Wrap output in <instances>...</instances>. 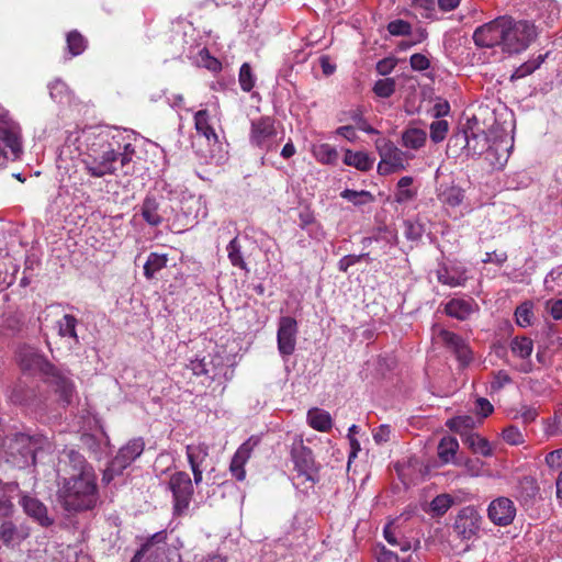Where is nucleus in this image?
<instances>
[{
    "mask_svg": "<svg viewBox=\"0 0 562 562\" xmlns=\"http://www.w3.org/2000/svg\"><path fill=\"white\" fill-rule=\"evenodd\" d=\"M124 131L113 126H89L76 137L77 149L85 171L93 178L112 176L117 164L130 172V164L135 154L134 146Z\"/></svg>",
    "mask_w": 562,
    "mask_h": 562,
    "instance_id": "1",
    "label": "nucleus"
},
{
    "mask_svg": "<svg viewBox=\"0 0 562 562\" xmlns=\"http://www.w3.org/2000/svg\"><path fill=\"white\" fill-rule=\"evenodd\" d=\"M58 497L67 510L92 508L97 502L95 474L83 472V476L64 479Z\"/></svg>",
    "mask_w": 562,
    "mask_h": 562,
    "instance_id": "2",
    "label": "nucleus"
},
{
    "mask_svg": "<svg viewBox=\"0 0 562 562\" xmlns=\"http://www.w3.org/2000/svg\"><path fill=\"white\" fill-rule=\"evenodd\" d=\"M23 154L22 128L10 112L0 105V170Z\"/></svg>",
    "mask_w": 562,
    "mask_h": 562,
    "instance_id": "3",
    "label": "nucleus"
},
{
    "mask_svg": "<svg viewBox=\"0 0 562 562\" xmlns=\"http://www.w3.org/2000/svg\"><path fill=\"white\" fill-rule=\"evenodd\" d=\"M37 441L25 434L15 432L5 436L0 442V459L16 468L35 462Z\"/></svg>",
    "mask_w": 562,
    "mask_h": 562,
    "instance_id": "4",
    "label": "nucleus"
},
{
    "mask_svg": "<svg viewBox=\"0 0 562 562\" xmlns=\"http://www.w3.org/2000/svg\"><path fill=\"white\" fill-rule=\"evenodd\" d=\"M536 26L528 21H516L506 16L503 50L508 54H519L526 50L536 40Z\"/></svg>",
    "mask_w": 562,
    "mask_h": 562,
    "instance_id": "5",
    "label": "nucleus"
},
{
    "mask_svg": "<svg viewBox=\"0 0 562 562\" xmlns=\"http://www.w3.org/2000/svg\"><path fill=\"white\" fill-rule=\"evenodd\" d=\"M375 149L380 156L378 164V172L381 176H386L405 170L413 155L403 151L387 138L380 137L374 142Z\"/></svg>",
    "mask_w": 562,
    "mask_h": 562,
    "instance_id": "6",
    "label": "nucleus"
},
{
    "mask_svg": "<svg viewBox=\"0 0 562 562\" xmlns=\"http://www.w3.org/2000/svg\"><path fill=\"white\" fill-rule=\"evenodd\" d=\"M277 121L271 116H261L250 123L249 142L261 150H272L279 143Z\"/></svg>",
    "mask_w": 562,
    "mask_h": 562,
    "instance_id": "7",
    "label": "nucleus"
},
{
    "mask_svg": "<svg viewBox=\"0 0 562 562\" xmlns=\"http://www.w3.org/2000/svg\"><path fill=\"white\" fill-rule=\"evenodd\" d=\"M168 488L172 493L173 514L181 516L189 509L194 490L193 483L187 472L177 471L171 474Z\"/></svg>",
    "mask_w": 562,
    "mask_h": 562,
    "instance_id": "8",
    "label": "nucleus"
},
{
    "mask_svg": "<svg viewBox=\"0 0 562 562\" xmlns=\"http://www.w3.org/2000/svg\"><path fill=\"white\" fill-rule=\"evenodd\" d=\"M291 458L299 476L303 477L305 481L315 480L317 465L312 450L304 445L302 437H296L293 440Z\"/></svg>",
    "mask_w": 562,
    "mask_h": 562,
    "instance_id": "9",
    "label": "nucleus"
},
{
    "mask_svg": "<svg viewBox=\"0 0 562 562\" xmlns=\"http://www.w3.org/2000/svg\"><path fill=\"white\" fill-rule=\"evenodd\" d=\"M209 446L205 442L190 443L186 447V454L193 473V481L195 485H200L203 481V472L213 471L214 468L211 464L209 458Z\"/></svg>",
    "mask_w": 562,
    "mask_h": 562,
    "instance_id": "10",
    "label": "nucleus"
},
{
    "mask_svg": "<svg viewBox=\"0 0 562 562\" xmlns=\"http://www.w3.org/2000/svg\"><path fill=\"white\" fill-rule=\"evenodd\" d=\"M505 20L506 15L499 16L477 27L473 34L475 45L480 47L501 46L503 48Z\"/></svg>",
    "mask_w": 562,
    "mask_h": 562,
    "instance_id": "11",
    "label": "nucleus"
},
{
    "mask_svg": "<svg viewBox=\"0 0 562 562\" xmlns=\"http://www.w3.org/2000/svg\"><path fill=\"white\" fill-rule=\"evenodd\" d=\"M439 283L450 286H464L470 279L469 269L459 260H448L440 263L436 270Z\"/></svg>",
    "mask_w": 562,
    "mask_h": 562,
    "instance_id": "12",
    "label": "nucleus"
},
{
    "mask_svg": "<svg viewBox=\"0 0 562 562\" xmlns=\"http://www.w3.org/2000/svg\"><path fill=\"white\" fill-rule=\"evenodd\" d=\"M299 326L295 318L282 316L279 318L277 345L279 353L285 358L294 353L296 348Z\"/></svg>",
    "mask_w": 562,
    "mask_h": 562,
    "instance_id": "13",
    "label": "nucleus"
},
{
    "mask_svg": "<svg viewBox=\"0 0 562 562\" xmlns=\"http://www.w3.org/2000/svg\"><path fill=\"white\" fill-rule=\"evenodd\" d=\"M482 517L473 507L462 508L456 517L453 529L463 540L476 537L481 528Z\"/></svg>",
    "mask_w": 562,
    "mask_h": 562,
    "instance_id": "14",
    "label": "nucleus"
},
{
    "mask_svg": "<svg viewBox=\"0 0 562 562\" xmlns=\"http://www.w3.org/2000/svg\"><path fill=\"white\" fill-rule=\"evenodd\" d=\"M517 508L515 503L505 496L493 499L487 507V517L496 526L506 527L516 517Z\"/></svg>",
    "mask_w": 562,
    "mask_h": 562,
    "instance_id": "15",
    "label": "nucleus"
},
{
    "mask_svg": "<svg viewBox=\"0 0 562 562\" xmlns=\"http://www.w3.org/2000/svg\"><path fill=\"white\" fill-rule=\"evenodd\" d=\"M438 338L454 352L456 357L463 366L471 362L472 351L465 340L460 336L447 329H440Z\"/></svg>",
    "mask_w": 562,
    "mask_h": 562,
    "instance_id": "16",
    "label": "nucleus"
},
{
    "mask_svg": "<svg viewBox=\"0 0 562 562\" xmlns=\"http://www.w3.org/2000/svg\"><path fill=\"white\" fill-rule=\"evenodd\" d=\"M507 136L495 137L485 154V160L495 169H502L509 157L512 148Z\"/></svg>",
    "mask_w": 562,
    "mask_h": 562,
    "instance_id": "17",
    "label": "nucleus"
},
{
    "mask_svg": "<svg viewBox=\"0 0 562 562\" xmlns=\"http://www.w3.org/2000/svg\"><path fill=\"white\" fill-rule=\"evenodd\" d=\"M533 350V342L527 337H515L510 342L512 355L520 360L515 368L520 372H530L532 364L530 356Z\"/></svg>",
    "mask_w": 562,
    "mask_h": 562,
    "instance_id": "18",
    "label": "nucleus"
},
{
    "mask_svg": "<svg viewBox=\"0 0 562 562\" xmlns=\"http://www.w3.org/2000/svg\"><path fill=\"white\" fill-rule=\"evenodd\" d=\"M256 443L257 441L250 438L246 440L243 445H240L239 448L234 453L229 464V471L237 481L245 480V464L249 460Z\"/></svg>",
    "mask_w": 562,
    "mask_h": 562,
    "instance_id": "19",
    "label": "nucleus"
},
{
    "mask_svg": "<svg viewBox=\"0 0 562 562\" xmlns=\"http://www.w3.org/2000/svg\"><path fill=\"white\" fill-rule=\"evenodd\" d=\"M144 441L140 438L128 441L122 447L114 460L112 461V470H122L131 464L144 451Z\"/></svg>",
    "mask_w": 562,
    "mask_h": 562,
    "instance_id": "20",
    "label": "nucleus"
},
{
    "mask_svg": "<svg viewBox=\"0 0 562 562\" xmlns=\"http://www.w3.org/2000/svg\"><path fill=\"white\" fill-rule=\"evenodd\" d=\"M20 505L24 513L41 526L47 527L52 525L53 520L47 515L46 506L37 498L24 494L21 496Z\"/></svg>",
    "mask_w": 562,
    "mask_h": 562,
    "instance_id": "21",
    "label": "nucleus"
},
{
    "mask_svg": "<svg viewBox=\"0 0 562 562\" xmlns=\"http://www.w3.org/2000/svg\"><path fill=\"white\" fill-rule=\"evenodd\" d=\"M479 306L473 299H452L445 307L447 315L459 321L468 319L472 314L477 312Z\"/></svg>",
    "mask_w": 562,
    "mask_h": 562,
    "instance_id": "22",
    "label": "nucleus"
},
{
    "mask_svg": "<svg viewBox=\"0 0 562 562\" xmlns=\"http://www.w3.org/2000/svg\"><path fill=\"white\" fill-rule=\"evenodd\" d=\"M167 540V531L160 530L154 533L150 538L142 544V548L135 553L131 562H142L144 558H150L157 554Z\"/></svg>",
    "mask_w": 562,
    "mask_h": 562,
    "instance_id": "23",
    "label": "nucleus"
},
{
    "mask_svg": "<svg viewBox=\"0 0 562 562\" xmlns=\"http://www.w3.org/2000/svg\"><path fill=\"white\" fill-rule=\"evenodd\" d=\"M194 126L199 135L203 136L209 146H218V136L210 123V115L207 111L200 110L194 115Z\"/></svg>",
    "mask_w": 562,
    "mask_h": 562,
    "instance_id": "24",
    "label": "nucleus"
},
{
    "mask_svg": "<svg viewBox=\"0 0 562 562\" xmlns=\"http://www.w3.org/2000/svg\"><path fill=\"white\" fill-rule=\"evenodd\" d=\"M64 456L66 459L60 460V464H65V467H70L71 471L68 472L70 474L69 477L83 476V472H89L90 474H94L93 469L87 464L85 458L79 452L70 449L64 451Z\"/></svg>",
    "mask_w": 562,
    "mask_h": 562,
    "instance_id": "25",
    "label": "nucleus"
},
{
    "mask_svg": "<svg viewBox=\"0 0 562 562\" xmlns=\"http://www.w3.org/2000/svg\"><path fill=\"white\" fill-rule=\"evenodd\" d=\"M458 450L459 441L454 437L445 436L438 443V458L445 464H460V460L457 458Z\"/></svg>",
    "mask_w": 562,
    "mask_h": 562,
    "instance_id": "26",
    "label": "nucleus"
},
{
    "mask_svg": "<svg viewBox=\"0 0 562 562\" xmlns=\"http://www.w3.org/2000/svg\"><path fill=\"white\" fill-rule=\"evenodd\" d=\"M462 138L465 142L464 147L473 155H485L493 142L484 131L481 133L464 132Z\"/></svg>",
    "mask_w": 562,
    "mask_h": 562,
    "instance_id": "27",
    "label": "nucleus"
},
{
    "mask_svg": "<svg viewBox=\"0 0 562 562\" xmlns=\"http://www.w3.org/2000/svg\"><path fill=\"white\" fill-rule=\"evenodd\" d=\"M140 215L150 226H159L164 217L159 212V203L154 196L147 195L140 205Z\"/></svg>",
    "mask_w": 562,
    "mask_h": 562,
    "instance_id": "28",
    "label": "nucleus"
},
{
    "mask_svg": "<svg viewBox=\"0 0 562 562\" xmlns=\"http://www.w3.org/2000/svg\"><path fill=\"white\" fill-rule=\"evenodd\" d=\"M344 164L359 171H369L374 165V158L364 151L345 150Z\"/></svg>",
    "mask_w": 562,
    "mask_h": 562,
    "instance_id": "29",
    "label": "nucleus"
},
{
    "mask_svg": "<svg viewBox=\"0 0 562 562\" xmlns=\"http://www.w3.org/2000/svg\"><path fill=\"white\" fill-rule=\"evenodd\" d=\"M50 383L59 394L61 401L65 404H70L75 394L72 381L60 372H54Z\"/></svg>",
    "mask_w": 562,
    "mask_h": 562,
    "instance_id": "30",
    "label": "nucleus"
},
{
    "mask_svg": "<svg viewBox=\"0 0 562 562\" xmlns=\"http://www.w3.org/2000/svg\"><path fill=\"white\" fill-rule=\"evenodd\" d=\"M339 122H352L356 126L367 134H379V131L372 127L363 116V112L360 108H353L347 111H342L338 115Z\"/></svg>",
    "mask_w": 562,
    "mask_h": 562,
    "instance_id": "31",
    "label": "nucleus"
},
{
    "mask_svg": "<svg viewBox=\"0 0 562 562\" xmlns=\"http://www.w3.org/2000/svg\"><path fill=\"white\" fill-rule=\"evenodd\" d=\"M188 368L194 375H205L210 380H214L222 372V368L212 360L206 361L205 357L191 360Z\"/></svg>",
    "mask_w": 562,
    "mask_h": 562,
    "instance_id": "32",
    "label": "nucleus"
},
{
    "mask_svg": "<svg viewBox=\"0 0 562 562\" xmlns=\"http://www.w3.org/2000/svg\"><path fill=\"white\" fill-rule=\"evenodd\" d=\"M462 441L473 453L483 457H491L493 454V448L490 441L476 432H469Z\"/></svg>",
    "mask_w": 562,
    "mask_h": 562,
    "instance_id": "33",
    "label": "nucleus"
},
{
    "mask_svg": "<svg viewBox=\"0 0 562 562\" xmlns=\"http://www.w3.org/2000/svg\"><path fill=\"white\" fill-rule=\"evenodd\" d=\"M308 425L317 431H328L333 426V419L328 412L322 408H311L307 412Z\"/></svg>",
    "mask_w": 562,
    "mask_h": 562,
    "instance_id": "34",
    "label": "nucleus"
},
{
    "mask_svg": "<svg viewBox=\"0 0 562 562\" xmlns=\"http://www.w3.org/2000/svg\"><path fill=\"white\" fill-rule=\"evenodd\" d=\"M27 537V532L19 530L12 521H4L0 526V539L5 546L19 544Z\"/></svg>",
    "mask_w": 562,
    "mask_h": 562,
    "instance_id": "35",
    "label": "nucleus"
},
{
    "mask_svg": "<svg viewBox=\"0 0 562 562\" xmlns=\"http://www.w3.org/2000/svg\"><path fill=\"white\" fill-rule=\"evenodd\" d=\"M426 139V132L417 127L407 128L402 134V144L404 147L409 149L417 150L422 148L425 145Z\"/></svg>",
    "mask_w": 562,
    "mask_h": 562,
    "instance_id": "36",
    "label": "nucleus"
},
{
    "mask_svg": "<svg viewBox=\"0 0 562 562\" xmlns=\"http://www.w3.org/2000/svg\"><path fill=\"white\" fill-rule=\"evenodd\" d=\"M446 425L450 430L458 432L463 439L465 435L473 432L472 429L476 426V422L472 416L461 415L447 420Z\"/></svg>",
    "mask_w": 562,
    "mask_h": 562,
    "instance_id": "37",
    "label": "nucleus"
},
{
    "mask_svg": "<svg viewBox=\"0 0 562 562\" xmlns=\"http://www.w3.org/2000/svg\"><path fill=\"white\" fill-rule=\"evenodd\" d=\"M312 154L321 164L335 165L338 160L337 149L326 143L314 145L312 147Z\"/></svg>",
    "mask_w": 562,
    "mask_h": 562,
    "instance_id": "38",
    "label": "nucleus"
},
{
    "mask_svg": "<svg viewBox=\"0 0 562 562\" xmlns=\"http://www.w3.org/2000/svg\"><path fill=\"white\" fill-rule=\"evenodd\" d=\"M50 98L60 104H71L74 97L67 85L61 80H55L48 85Z\"/></svg>",
    "mask_w": 562,
    "mask_h": 562,
    "instance_id": "39",
    "label": "nucleus"
},
{
    "mask_svg": "<svg viewBox=\"0 0 562 562\" xmlns=\"http://www.w3.org/2000/svg\"><path fill=\"white\" fill-rule=\"evenodd\" d=\"M438 199L440 200V202L442 204L451 206V207H456L462 203V201L464 199V193L461 188L456 187V186H450V187L440 189V191L438 193Z\"/></svg>",
    "mask_w": 562,
    "mask_h": 562,
    "instance_id": "40",
    "label": "nucleus"
},
{
    "mask_svg": "<svg viewBox=\"0 0 562 562\" xmlns=\"http://www.w3.org/2000/svg\"><path fill=\"white\" fill-rule=\"evenodd\" d=\"M414 179L409 176L402 177L397 182L395 201L400 204L407 203L416 196V190L411 189Z\"/></svg>",
    "mask_w": 562,
    "mask_h": 562,
    "instance_id": "41",
    "label": "nucleus"
},
{
    "mask_svg": "<svg viewBox=\"0 0 562 562\" xmlns=\"http://www.w3.org/2000/svg\"><path fill=\"white\" fill-rule=\"evenodd\" d=\"M167 255L151 252L149 254L145 265H144V274L147 279L154 278L156 272L160 271L162 268L167 266Z\"/></svg>",
    "mask_w": 562,
    "mask_h": 562,
    "instance_id": "42",
    "label": "nucleus"
},
{
    "mask_svg": "<svg viewBox=\"0 0 562 562\" xmlns=\"http://www.w3.org/2000/svg\"><path fill=\"white\" fill-rule=\"evenodd\" d=\"M340 196L356 206H361L374 202V195L367 190L356 191L346 189L340 193Z\"/></svg>",
    "mask_w": 562,
    "mask_h": 562,
    "instance_id": "43",
    "label": "nucleus"
},
{
    "mask_svg": "<svg viewBox=\"0 0 562 562\" xmlns=\"http://www.w3.org/2000/svg\"><path fill=\"white\" fill-rule=\"evenodd\" d=\"M226 250H227V257L234 267L240 268L246 271L248 270L247 263L245 262L243 254H241V246H240L237 237L233 238L228 243Z\"/></svg>",
    "mask_w": 562,
    "mask_h": 562,
    "instance_id": "44",
    "label": "nucleus"
},
{
    "mask_svg": "<svg viewBox=\"0 0 562 562\" xmlns=\"http://www.w3.org/2000/svg\"><path fill=\"white\" fill-rule=\"evenodd\" d=\"M78 321L74 315L66 314L64 315L58 322V334L61 337H70L75 339V341H78V336L76 331Z\"/></svg>",
    "mask_w": 562,
    "mask_h": 562,
    "instance_id": "45",
    "label": "nucleus"
},
{
    "mask_svg": "<svg viewBox=\"0 0 562 562\" xmlns=\"http://www.w3.org/2000/svg\"><path fill=\"white\" fill-rule=\"evenodd\" d=\"M453 504V499L449 494H440L436 496L429 504V512L434 516L445 515Z\"/></svg>",
    "mask_w": 562,
    "mask_h": 562,
    "instance_id": "46",
    "label": "nucleus"
},
{
    "mask_svg": "<svg viewBox=\"0 0 562 562\" xmlns=\"http://www.w3.org/2000/svg\"><path fill=\"white\" fill-rule=\"evenodd\" d=\"M547 54L538 55L535 58H531L520 65L513 74L512 78L519 79L524 78L530 74H532L536 69H538L542 63L544 61Z\"/></svg>",
    "mask_w": 562,
    "mask_h": 562,
    "instance_id": "47",
    "label": "nucleus"
},
{
    "mask_svg": "<svg viewBox=\"0 0 562 562\" xmlns=\"http://www.w3.org/2000/svg\"><path fill=\"white\" fill-rule=\"evenodd\" d=\"M87 47L86 38L77 31H71L67 35V48L72 56H78Z\"/></svg>",
    "mask_w": 562,
    "mask_h": 562,
    "instance_id": "48",
    "label": "nucleus"
},
{
    "mask_svg": "<svg viewBox=\"0 0 562 562\" xmlns=\"http://www.w3.org/2000/svg\"><path fill=\"white\" fill-rule=\"evenodd\" d=\"M544 286L551 292L562 291V265L553 268L544 279Z\"/></svg>",
    "mask_w": 562,
    "mask_h": 562,
    "instance_id": "49",
    "label": "nucleus"
},
{
    "mask_svg": "<svg viewBox=\"0 0 562 562\" xmlns=\"http://www.w3.org/2000/svg\"><path fill=\"white\" fill-rule=\"evenodd\" d=\"M516 322L521 327L530 326L533 318L532 303L524 302L520 304L515 312Z\"/></svg>",
    "mask_w": 562,
    "mask_h": 562,
    "instance_id": "50",
    "label": "nucleus"
},
{
    "mask_svg": "<svg viewBox=\"0 0 562 562\" xmlns=\"http://www.w3.org/2000/svg\"><path fill=\"white\" fill-rule=\"evenodd\" d=\"M395 91V80L393 78L380 79L374 83L373 92L380 98H389Z\"/></svg>",
    "mask_w": 562,
    "mask_h": 562,
    "instance_id": "51",
    "label": "nucleus"
},
{
    "mask_svg": "<svg viewBox=\"0 0 562 562\" xmlns=\"http://www.w3.org/2000/svg\"><path fill=\"white\" fill-rule=\"evenodd\" d=\"M196 64L201 67H204L211 71H218L221 69V63L212 57L206 48L200 49Z\"/></svg>",
    "mask_w": 562,
    "mask_h": 562,
    "instance_id": "52",
    "label": "nucleus"
},
{
    "mask_svg": "<svg viewBox=\"0 0 562 562\" xmlns=\"http://www.w3.org/2000/svg\"><path fill=\"white\" fill-rule=\"evenodd\" d=\"M449 124L446 120H437L430 124V138L434 143L442 142L448 133Z\"/></svg>",
    "mask_w": 562,
    "mask_h": 562,
    "instance_id": "53",
    "label": "nucleus"
},
{
    "mask_svg": "<svg viewBox=\"0 0 562 562\" xmlns=\"http://www.w3.org/2000/svg\"><path fill=\"white\" fill-rule=\"evenodd\" d=\"M239 85L240 88L249 92L255 86V76L251 71L249 64L245 63L241 65L239 70Z\"/></svg>",
    "mask_w": 562,
    "mask_h": 562,
    "instance_id": "54",
    "label": "nucleus"
},
{
    "mask_svg": "<svg viewBox=\"0 0 562 562\" xmlns=\"http://www.w3.org/2000/svg\"><path fill=\"white\" fill-rule=\"evenodd\" d=\"M387 31L393 36L408 35L412 31V26L404 20H394L387 24Z\"/></svg>",
    "mask_w": 562,
    "mask_h": 562,
    "instance_id": "55",
    "label": "nucleus"
},
{
    "mask_svg": "<svg viewBox=\"0 0 562 562\" xmlns=\"http://www.w3.org/2000/svg\"><path fill=\"white\" fill-rule=\"evenodd\" d=\"M13 512V504L11 496L8 494V490L0 486V517H8Z\"/></svg>",
    "mask_w": 562,
    "mask_h": 562,
    "instance_id": "56",
    "label": "nucleus"
},
{
    "mask_svg": "<svg viewBox=\"0 0 562 562\" xmlns=\"http://www.w3.org/2000/svg\"><path fill=\"white\" fill-rule=\"evenodd\" d=\"M510 383L512 378L509 376V374L504 370H499L494 374L493 381L491 382V391L498 392L505 385Z\"/></svg>",
    "mask_w": 562,
    "mask_h": 562,
    "instance_id": "57",
    "label": "nucleus"
},
{
    "mask_svg": "<svg viewBox=\"0 0 562 562\" xmlns=\"http://www.w3.org/2000/svg\"><path fill=\"white\" fill-rule=\"evenodd\" d=\"M503 439L509 445H519L524 441V436L516 426H508L503 430Z\"/></svg>",
    "mask_w": 562,
    "mask_h": 562,
    "instance_id": "58",
    "label": "nucleus"
},
{
    "mask_svg": "<svg viewBox=\"0 0 562 562\" xmlns=\"http://www.w3.org/2000/svg\"><path fill=\"white\" fill-rule=\"evenodd\" d=\"M411 67L416 71H423L429 68V59L423 54H413L409 58Z\"/></svg>",
    "mask_w": 562,
    "mask_h": 562,
    "instance_id": "59",
    "label": "nucleus"
},
{
    "mask_svg": "<svg viewBox=\"0 0 562 562\" xmlns=\"http://www.w3.org/2000/svg\"><path fill=\"white\" fill-rule=\"evenodd\" d=\"M546 432L550 436L562 435V408L555 413L553 422L548 424Z\"/></svg>",
    "mask_w": 562,
    "mask_h": 562,
    "instance_id": "60",
    "label": "nucleus"
},
{
    "mask_svg": "<svg viewBox=\"0 0 562 562\" xmlns=\"http://www.w3.org/2000/svg\"><path fill=\"white\" fill-rule=\"evenodd\" d=\"M391 438V428L389 425H381L373 431V439L378 445L385 443Z\"/></svg>",
    "mask_w": 562,
    "mask_h": 562,
    "instance_id": "61",
    "label": "nucleus"
},
{
    "mask_svg": "<svg viewBox=\"0 0 562 562\" xmlns=\"http://www.w3.org/2000/svg\"><path fill=\"white\" fill-rule=\"evenodd\" d=\"M547 465L552 469H559L562 467V448L553 450L546 456Z\"/></svg>",
    "mask_w": 562,
    "mask_h": 562,
    "instance_id": "62",
    "label": "nucleus"
},
{
    "mask_svg": "<svg viewBox=\"0 0 562 562\" xmlns=\"http://www.w3.org/2000/svg\"><path fill=\"white\" fill-rule=\"evenodd\" d=\"M465 468V471L471 476H477L481 472L482 464L479 462V460H472V459H464L460 460V464Z\"/></svg>",
    "mask_w": 562,
    "mask_h": 562,
    "instance_id": "63",
    "label": "nucleus"
},
{
    "mask_svg": "<svg viewBox=\"0 0 562 562\" xmlns=\"http://www.w3.org/2000/svg\"><path fill=\"white\" fill-rule=\"evenodd\" d=\"M546 308L554 319H562V299L547 301Z\"/></svg>",
    "mask_w": 562,
    "mask_h": 562,
    "instance_id": "64",
    "label": "nucleus"
}]
</instances>
